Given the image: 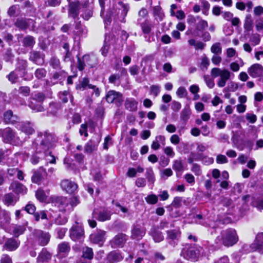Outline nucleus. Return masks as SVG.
Masks as SVG:
<instances>
[{
  "instance_id": "4be33fe9",
  "label": "nucleus",
  "mask_w": 263,
  "mask_h": 263,
  "mask_svg": "<svg viewBox=\"0 0 263 263\" xmlns=\"http://www.w3.org/2000/svg\"><path fill=\"white\" fill-rule=\"evenodd\" d=\"M28 222L25 221L22 224H14L12 227V234L15 237H18L20 235H22L26 230V227Z\"/></svg>"
},
{
  "instance_id": "0eeeda50",
  "label": "nucleus",
  "mask_w": 263,
  "mask_h": 263,
  "mask_svg": "<svg viewBox=\"0 0 263 263\" xmlns=\"http://www.w3.org/2000/svg\"><path fill=\"white\" fill-rule=\"evenodd\" d=\"M201 250L202 248L196 244L186 245L181 253L185 258L195 261L199 257Z\"/></svg>"
},
{
  "instance_id": "4d7b16f0",
  "label": "nucleus",
  "mask_w": 263,
  "mask_h": 263,
  "mask_svg": "<svg viewBox=\"0 0 263 263\" xmlns=\"http://www.w3.org/2000/svg\"><path fill=\"white\" fill-rule=\"evenodd\" d=\"M142 32L144 34H148L151 32L152 30L151 25L148 23L147 21H145L143 23H140Z\"/></svg>"
},
{
  "instance_id": "4c0bfd02",
  "label": "nucleus",
  "mask_w": 263,
  "mask_h": 263,
  "mask_svg": "<svg viewBox=\"0 0 263 263\" xmlns=\"http://www.w3.org/2000/svg\"><path fill=\"white\" fill-rule=\"evenodd\" d=\"M22 43L23 46L27 48H32L35 43V41L33 36L27 35L23 38Z\"/></svg>"
},
{
  "instance_id": "6e6d98bb",
  "label": "nucleus",
  "mask_w": 263,
  "mask_h": 263,
  "mask_svg": "<svg viewBox=\"0 0 263 263\" xmlns=\"http://www.w3.org/2000/svg\"><path fill=\"white\" fill-rule=\"evenodd\" d=\"M35 196L41 202L45 201L47 199V195L44 191L41 189H39L36 191Z\"/></svg>"
},
{
  "instance_id": "69168bd1",
  "label": "nucleus",
  "mask_w": 263,
  "mask_h": 263,
  "mask_svg": "<svg viewBox=\"0 0 263 263\" xmlns=\"http://www.w3.org/2000/svg\"><path fill=\"white\" fill-rule=\"evenodd\" d=\"M250 41L252 43V44L253 46L258 45L260 42L259 34L257 33L253 34L250 37Z\"/></svg>"
},
{
  "instance_id": "13d9d810",
  "label": "nucleus",
  "mask_w": 263,
  "mask_h": 263,
  "mask_svg": "<svg viewBox=\"0 0 263 263\" xmlns=\"http://www.w3.org/2000/svg\"><path fill=\"white\" fill-rule=\"evenodd\" d=\"M53 220L58 225H63L67 222V218L64 215L59 214Z\"/></svg>"
},
{
  "instance_id": "0e129e2a",
  "label": "nucleus",
  "mask_w": 263,
  "mask_h": 263,
  "mask_svg": "<svg viewBox=\"0 0 263 263\" xmlns=\"http://www.w3.org/2000/svg\"><path fill=\"white\" fill-rule=\"evenodd\" d=\"M17 71V70L15 69L14 71L11 72L7 76L8 80L12 83H15L18 78Z\"/></svg>"
},
{
  "instance_id": "603ef678",
  "label": "nucleus",
  "mask_w": 263,
  "mask_h": 263,
  "mask_svg": "<svg viewBox=\"0 0 263 263\" xmlns=\"http://www.w3.org/2000/svg\"><path fill=\"white\" fill-rule=\"evenodd\" d=\"M145 200L148 204H155L158 201V196L155 194H152L147 195L145 198Z\"/></svg>"
},
{
  "instance_id": "c756f323",
  "label": "nucleus",
  "mask_w": 263,
  "mask_h": 263,
  "mask_svg": "<svg viewBox=\"0 0 263 263\" xmlns=\"http://www.w3.org/2000/svg\"><path fill=\"white\" fill-rule=\"evenodd\" d=\"M138 102L133 98H126L125 101V108L130 111H135L138 109Z\"/></svg>"
},
{
  "instance_id": "f03ea898",
  "label": "nucleus",
  "mask_w": 263,
  "mask_h": 263,
  "mask_svg": "<svg viewBox=\"0 0 263 263\" xmlns=\"http://www.w3.org/2000/svg\"><path fill=\"white\" fill-rule=\"evenodd\" d=\"M217 243L219 241L226 247H231L238 241V236L235 229L229 228L222 230L216 238Z\"/></svg>"
},
{
  "instance_id": "052dcab7",
  "label": "nucleus",
  "mask_w": 263,
  "mask_h": 263,
  "mask_svg": "<svg viewBox=\"0 0 263 263\" xmlns=\"http://www.w3.org/2000/svg\"><path fill=\"white\" fill-rule=\"evenodd\" d=\"M211 51L215 54H221L222 48L219 42L214 44L211 47Z\"/></svg>"
},
{
  "instance_id": "de8ad7c7",
  "label": "nucleus",
  "mask_w": 263,
  "mask_h": 263,
  "mask_svg": "<svg viewBox=\"0 0 263 263\" xmlns=\"http://www.w3.org/2000/svg\"><path fill=\"white\" fill-rule=\"evenodd\" d=\"M23 7L26 9V11L29 12L31 15L34 14L35 12V8L29 1H26L24 3Z\"/></svg>"
},
{
  "instance_id": "338daca9",
  "label": "nucleus",
  "mask_w": 263,
  "mask_h": 263,
  "mask_svg": "<svg viewBox=\"0 0 263 263\" xmlns=\"http://www.w3.org/2000/svg\"><path fill=\"white\" fill-rule=\"evenodd\" d=\"M252 204L253 206L257 208L258 210H263V198H257L252 201Z\"/></svg>"
},
{
  "instance_id": "ddd939ff",
  "label": "nucleus",
  "mask_w": 263,
  "mask_h": 263,
  "mask_svg": "<svg viewBox=\"0 0 263 263\" xmlns=\"http://www.w3.org/2000/svg\"><path fill=\"white\" fill-rule=\"evenodd\" d=\"M111 212L107 209H103L99 211L95 209L92 212V218H96L100 221H105L110 219Z\"/></svg>"
},
{
  "instance_id": "7c9ffc66",
  "label": "nucleus",
  "mask_w": 263,
  "mask_h": 263,
  "mask_svg": "<svg viewBox=\"0 0 263 263\" xmlns=\"http://www.w3.org/2000/svg\"><path fill=\"white\" fill-rule=\"evenodd\" d=\"M197 20H198V22L196 24V29L199 31H202L208 26V23L207 21L201 19V18L197 16L196 17H192V22H196Z\"/></svg>"
},
{
  "instance_id": "3c124183",
  "label": "nucleus",
  "mask_w": 263,
  "mask_h": 263,
  "mask_svg": "<svg viewBox=\"0 0 263 263\" xmlns=\"http://www.w3.org/2000/svg\"><path fill=\"white\" fill-rule=\"evenodd\" d=\"M145 176L148 182L152 183H154L155 181V178L152 168L149 167L146 168Z\"/></svg>"
},
{
  "instance_id": "4468645a",
  "label": "nucleus",
  "mask_w": 263,
  "mask_h": 263,
  "mask_svg": "<svg viewBox=\"0 0 263 263\" xmlns=\"http://www.w3.org/2000/svg\"><path fill=\"white\" fill-rule=\"evenodd\" d=\"M128 240V236L125 234L120 233L116 235L110 241L113 248H122Z\"/></svg>"
},
{
  "instance_id": "9b49d317",
  "label": "nucleus",
  "mask_w": 263,
  "mask_h": 263,
  "mask_svg": "<svg viewBox=\"0 0 263 263\" xmlns=\"http://www.w3.org/2000/svg\"><path fill=\"white\" fill-rule=\"evenodd\" d=\"M53 203L60 211H71V206L69 205L68 198L64 197H57L54 199Z\"/></svg>"
},
{
  "instance_id": "393cba45",
  "label": "nucleus",
  "mask_w": 263,
  "mask_h": 263,
  "mask_svg": "<svg viewBox=\"0 0 263 263\" xmlns=\"http://www.w3.org/2000/svg\"><path fill=\"white\" fill-rule=\"evenodd\" d=\"M74 23L75 24V29L77 30V31L74 32V34L79 37H86L87 34V28L82 25L81 21H78V20H76Z\"/></svg>"
},
{
  "instance_id": "f704fd0d",
  "label": "nucleus",
  "mask_w": 263,
  "mask_h": 263,
  "mask_svg": "<svg viewBox=\"0 0 263 263\" xmlns=\"http://www.w3.org/2000/svg\"><path fill=\"white\" fill-rule=\"evenodd\" d=\"M51 254L46 250L43 248L37 258V262L48 261L51 258Z\"/></svg>"
},
{
  "instance_id": "7ed1b4c3",
  "label": "nucleus",
  "mask_w": 263,
  "mask_h": 263,
  "mask_svg": "<svg viewBox=\"0 0 263 263\" xmlns=\"http://www.w3.org/2000/svg\"><path fill=\"white\" fill-rule=\"evenodd\" d=\"M0 137L5 143L15 146H19L22 144V141L17 136L16 132L9 127L0 129Z\"/></svg>"
},
{
  "instance_id": "a878e982",
  "label": "nucleus",
  "mask_w": 263,
  "mask_h": 263,
  "mask_svg": "<svg viewBox=\"0 0 263 263\" xmlns=\"http://www.w3.org/2000/svg\"><path fill=\"white\" fill-rule=\"evenodd\" d=\"M9 188L17 194H25L27 192V188L18 181H13L12 182Z\"/></svg>"
},
{
  "instance_id": "20e7f679",
  "label": "nucleus",
  "mask_w": 263,
  "mask_h": 263,
  "mask_svg": "<svg viewBox=\"0 0 263 263\" xmlns=\"http://www.w3.org/2000/svg\"><path fill=\"white\" fill-rule=\"evenodd\" d=\"M50 235L49 232L34 229L30 235V240L33 246H45L49 242Z\"/></svg>"
},
{
  "instance_id": "79ce46f5",
  "label": "nucleus",
  "mask_w": 263,
  "mask_h": 263,
  "mask_svg": "<svg viewBox=\"0 0 263 263\" xmlns=\"http://www.w3.org/2000/svg\"><path fill=\"white\" fill-rule=\"evenodd\" d=\"M244 29L247 31H250L253 28V20L251 14H248L246 15L244 25Z\"/></svg>"
},
{
  "instance_id": "6e6552de",
  "label": "nucleus",
  "mask_w": 263,
  "mask_h": 263,
  "mask_svg": "<svg viewBox=\"0 0 263 263\" xmlns=\"http://www.w3.org/2000/svg\"><path fill=\"white\" fill-rule=\"evenodd\" d=\"M101 140V136L98 134H95L85 144L84 147L85 153L90 154L97 151Z\"/></svg>"
},
{
  "instance_id": "5fc2aeb1",
  "label": "nucleus",
  "mask_w": 263,
  "mask_h": 263,
  "mask_svg": "<svg viewBox=\"0 0 263 263\" xmlns=\"http://www.w3.org/2000/svg\"><path fill=\"white\" fill-rule=\"evenodd\" d=\"M14 57L12 50L8 49L4 55L3 59L6 62L12 64L13 63Z\"/></svg>"
},
{
  "instance_id": "473e14b6",
  "label": "nucleus",
  "mask_w": 263,
  "mask_h": 263,
  "mask_svg": "<svg viewBox=\"0 0 263 263\" xmlns=\"http://www.w3.org/2000/svg\"><path fill=\"white\" fill-rule=\"evenodd\" d=\"M43 173H46L45 170L43 167L34 171L31 177L32 182L40 184L43 178Z\"/></svg>"
},
{
  "instance_id": "e433bc0d",
  "label": "nucleus",
  "mask_w": 263,
  "mask_h": 263,
  "mask_svg": "<svg viewBox=\"0 0 263 263\" xmlns=\"http://www.w3.org/2000/svg\"><path fill=\"white\" fill-rule=\"evenodd\" d=\"M59 96L60 100L62 101L63 103H67L69 100H70L71 103L73 102V98L69 91L64 90L60 92Z\"/></svg>"
},
{
  "instance_id": "5701e85b",
  "label": "nucleus",
  "mask_w": 263,
  "mask_h": 263,
  "mask_svg": "<svg viewBox=\"0 0 263 263\" xmlns=\"http://www.w3.org/2000/svg\"><path fill=\"white\" fill-rule=\"evenodd\" d=\"M19 120L17 116L14 115L11 110L6 111L4 114V122L6 124H15Z\"/></svg>"
},
{
  "instance_id": "bb28decb",
  "label": "nucleus",
  "mask_w": 263,
  "mask_h": 263,
  "mask_svg": "<svg viewBox=\"0 0 263 263\" xmlns=\"http://www.w3.org/2000/svg\"><path fill=\"white\" fill-rule=\"evenodd\" d=\"M70 250V246L68 242L64 241L58 245V255L60 256L63 257L67 255Z\"/></svg>"
},
{
  "instance_id": "a19ab883",
  "label": "nucleus",
  "mask_w": 263,
  "mask_h": 263,
  "mask_svg": "<svg viewBox=\"0 0 263 263\" xmlns=\"http://www.w3.org/2000/svg\"><path fill=\"white\" fill-rule=\"evenodd\" d=\"M255 244L259 252L261 253H263V233H259L256 236Z\"/></svg>"
},
{
  "instance_id": "8fccbe9b",
  "label": "nucleus",
  "mask_w": 263,
  "mask_h": 263,
  "mask_svg": "<svg viewBox=\"0 0 263 263\" xmlns=\"http://www.w3.org/2000/svg\"><path fill=\"white\" fill-rule=\"evenodd\" d=\"M153 14L156 19L159 18L161 20L163 16V14L162 12L161 8L160 6H154L153 8Z\"/></svg>"
},
{
  "instance_id": "37998d69",
  "label": "nucleus",
  "mask_w": 263,
  "mask_h": 263,
  "mask_svg": "<svg viewBox=\"0 0 263 263\" xmlns=\"http://www.w3.org/2000/svg\"><path fill=\"white\" fill-rule=\"evenodd\" d=\"M35 147V153L30 158V161L33 164H36L39 163L40 160L44 157L43 152L37 153L36 150V146Z\"/></svg>"
},
{
  "instance_id": "cd10ccee",
  "label": "nucleus",
  "mask_w": 263,
  "mask_h": 263,
  "mask_svg": "<svg viewBox=\"0 0 263 263\" xmlns=\"http://www.w3.org/2000/svg\"><path fill=\"white\" fill-rule=\"evenodd\" d=\"M123 257L118 252L114 251L108 253L106 258V263H117L121 261Z\"/></svg>"
},
{
  "instance_id": "f257e3e1",
  "label": "nucleus",
  "mask_w": 263,
  "mask_h": 263,
  "mask_svg": "<svg viewBox=\"0 0 263 263\" xmlns=\"http://www.w3.org/2000/svg\"><path fill=\"white\" fill-rule=\"evenodd\" d=\"M57 140V137L53 134L45 132L38 134L37 137L33 144L36 146L37 153L46 152L49 150Z\"/></svg>"
},
{
  "instance_id": "2eb2a0df",
  "label": "nucleus",
  "mask_w": 263,
  "mask_h": 263,
  "mask_svg": "<svg viewBox=\"0 0 263 263\" xmlns=\"http://www.w3.org/2000/svg\"><path fill=\"white\" fill-rule=\"evenodd\" d=\"M81 13V16L84 20L88 21L93 15L92 5L88 2L83 3Z\"/></svg>"
},
{
  "instance_id": "ea45409f",
  "label": "nucleus",
  "mask_w": 263,
  "mask_h": 263,
  "mask_svg": "<svg viewBox=\"0 0 263 263\" xmlns=\"http://www.w3.org/2000/svg\"><path fill=\"white\" fill-rule=\"evenodd\" d=\"M60 108V105L59 103L54 102L50 103L48 108L47 112L49 115L55 116Z\"/></svg>"
},
{
  "instance_id": "6ab92c4d",
  "label": "nucleus",
  "mask_w": 263,
  "mask_h": 263,
  "mask_svg": "<svg viewBox=\"0 0 263 263\" xmlns=\"http://www.w3.org/2000/svg\"><path fill=\"white\" fill-rule=\"evenodd\" d=\"M29 60L36 65H42L44 63V54L39 51H32L30 53Z\"/></svg>"
},
{
  "instance_id": "aec40b11",
  "label": "nucleus",
  "mask_w": 263,
  "mask_h": 263,
  "mask_svg": "<svg viewBox=\"0 0 263 263\" xmlns=\"http://www.w3.org/2000/svg\"><path fill=\"white\" fill-rule=\"evenodd\" d=\"M248 72L251 77L256 78L261 75L263 67L259 64H254L248 68Z\"/></svg>"
},
{
  "instance_id": "c03bdc74",
  "label": "nucleus",
  "mask_w": 263,
  "mask_h": 263,
  "mask_svg": "<svg viewBox=\"0 0 263 263\" xmlns=\"http://www.w3.org/2000/svg\"><path fill=\"white\" fill-rule=\"evenodd\" d=\"M82 257L84 258L91 259L93 258V253L92 249L90 248L85 247L82 249Z\"/></svg>"
},
{
  "instance_id": "9d476101",
  "label": "nucleus",
  "mask_w": 263,
  "mask_h": 263,
  "mask_svg": "<svg viewBox=\"0 0 263 263\" xmlns=\"http://www.w3.org/2000/svg\"><path fill=\"white\" fill-rule=\"evenodd\" d=\"M166 239L168 243L174 247L175 246L181 236V232L179 229L167 230L166 231Z\"/></svg>"
},
{
  "instance_id": "c9c22d12",
  "label": "nucleus",
  "mask_w": 263,
  "mask_h": 263,
  "mask_svg": "<svg viewBox=\"0 0 263 263\" xmlns=\"http://www.w3.org/2000/svg\"><path fill=\"white\" fill-rule=\"evenodd\" d=\"M89 85H92V84H89V79L85 77L79 82V84L76 85V88L77 90L83 91L87 88H89Z\"/></svg>"
},
{
  "instance_id": "72a5a7b5",
  "label": "nucleus",
  "mask_w": 263,
  "mask_h": 263,
  "mask_svg": "<svg viewBox=\"0 0 263 263\" xmlns=\"http://www.w3.org/2000/svg\"><path fill=\"white\" fill-rule=\"evenodd\" d=\"M84 60L86 62V65L90 68L95 67L98 64V58L95 55H84Z\"/></svg>"
},
{
  "instance_id": "774afa93",
  "label": "nucleus",
  "mask_w": 263,
  "mask_h": 263,
  "mask_svg": "<svg viewBox=\"0 0 263 263\" xmlns=\"http://www.w3.org/2000/svg\"><path fill=\"white\" fill-rule=\"evenodd\" d=\"M34 216L35 220L36 221H39L40 219H46L47 218L46 213L44 211H41L39 212L35 213Z\"/></svg>"
},
{
  "instance_id": "49530a36",
  "label": "nucleus",
  "mask_w": 263,
  "mask_h": 263,
  "mask_svg": "<svg viewBox=\"0 0 263 263\" xmlns=\"http://www.w3.org/2000/svg\"><path fill=\"white\" fill-rule=\"evenodd\" d=\"M186 204V200L183 197H175L172 203V205L175 208H179L182 206V203Z\"/></svg>"
},
{
  "instance_id": "58836bf2",
  "label": "nucleus",
  "mask_w": 263,
  "mask_h": 263,
  "mask_svg": "<svg viewBox=\"0 0 263 263\" xmlns=\"http://www.w3.org/2000/svg\"><path fill=\"white\" fill-rule=\"evenodd\" d=\"M17 199L12 193H8L4 197V202L7 206L14 205Z\"/></svg>"
},
{
  "instance_id": "dca6fc26",
  "label": "nucleus",
  "mask_w": 263,
  "mask_h": 263,
  "mask_svg": "<svg viewBox=\"0 0 263 263\" xmlns=\"http://www.w3.org/2000/svg\"><path fill=\"white\" fill-rule=\"evenodd\" d=\"M106 232L101 230H98L95 233L90 236L92 242L100 246L102 245L105 240Z\"/></svg>"
},
{
  "instance_id": "a211bd4d",
  "label": "nucleus",
  "mask_w": 263,
  "mask_h": 263,
  "mask_svg": "<svg viewBox=\"0 0 263 263\" xmlns=\"http://www.w3.org/2000/svg\"><path fill=\"white\" fill-rule=\"evenodd\" d=\"M148 234L156 243L160 242L164 239L162 232L159 230L158 227L156 226H153L151 228Z\"/></svg>"
},
{
  "instance_id": "e2e57ef3",
  "label": "nucleus",
  "mask_w": 263,
  "mask_h": 263,
  "mask_svg": "<svg viewBox=\"0 0 263 263\" xmlns=\"http://www.w3.org/2000/svg\"><path fill=\"white\" fill-rule=\"evenodd\" d=\"M109 48L110 44L109 43V41H107L106 38H105L104 45L101 49V53L104 57H106L107 55Z\"/></svg>"
},
{
  "instance_id": "f8f14e48",
  "label": "nucleus",
  "mask_w": 263,
  "mask_h": 263,
  "mask_svg": "<svg viewBox=\"0 0 263 263\" xmlns=\"http://www.w3.org/2000/svg\"><path fill=\"white\" fill-rule=\"evenodd\" d=\"M145 233L146 231L144 227L139 224H135L131 230V238L133 239L139 240L143 238Z\"/></svg>"
},
{
  "instance_id": "a18cd8bd",
  "label": "nucleus",
  "mask_w": 263,
  "mask_h": 263,
  "mask_svg": "<svg viewBox=\"0 0 263 263\" xmlns=\"http://www.w3.org/2000/svg\"><path fill=\"white\" fill-rule=\"evenodd\" d=\"M173 168L176 172H182L184 170V166L181 159L175 160L173 164Z\"/></svg>"
},
{
  "instance_id": "1a4fd4ad",
  "label": "nucleus",
  "mask_w": 263,
  "mask_h": 263,
  "mask_svg": "<svg viewBox=\"0 0 263 263\" xmlns=\"http://www.w3.org/2000/svg\"><path fill=\"white\" fill-rule=\"evenodd\" d=\"M84 232L81 225L76 222L70 229V237L73 241H81L84 238Z\"/></svg>"
},
{
  "instance_id": "412c9836",
  "label": "nucleus",
  "mask_w": 263,
  "mask_h": 263,
  "mask_svg": "<svg viewBox=\"0 0 263 263\" xmlns=\"http://www.w3.org/2000/svg\"><path fill=\"white\" fill-rule=\"evenodd\" d=\"M16 127L27 135H32L34 133L32 125L29 122L19 123Z\"/></svg>"
},
{
  "instance_id": "423d86ee",
  "label": "nucleus",
  "mask_w": 263,
  "mask_h": 263,
  "mask_svg": "<svg viewBox=\"0 0 263 263\" xmlns=\"http://www.w3.org/2000/svg\"><path fill=\"white\" fill-rule=\"evenodd\" d=\"M45 98V95L43 92H34L30 98L28 106L35 112L43 111L45 109L42 104Z\"/></svg>"
},
{
  "instance_id": "b1692460",
  "label": "nucleus",
  "mask_w": 263,
  "mask_h": 263,
  "mask_svg": "<svg viewBox=\"0 0 263 263\" xmlns=\"http://www.w3.org/2000/svg\"><path fill=\"white\" fill-rule=\"evenodd\" d=\"M20 244V241L13 238L7 239L4 248L9 251H13L16 250Z\"/></svg>"
},
{
  "instance_id": "2f4dec72",
  "label": "nucleus",
  "mask_w": 263,
  "mask_h": 263,
  "mask_svg": "<svg viewBox=\"0 0 263 263\" xmlns=\"http://www.w3.org/2000/svg\"><path fill=\"white\" fill-rule=\"evenodd\" d=\"M106 99L110 103H112L116 99L120 101L122 100V95L115 90H109L106 96Z\"/></svg>"
},
{
  "instance_id": "bf43d9fd",
  "label": "nucleus",
  "mask_w": 263,
  "mask_h": 263,
  "mask_svg": "<svg viewBox=\"0 0 263 263\" xmlns=\"http://www.w3.org/2000/svg\"><path fill=\"white\" fill-rule=\"evenodd\" d=\"M44 153V157L46 158V160L50 163L54 164L56 162L55 157L51 154V152L49 150L46 152H43Z\"/></svg>"
},
{
  "instance_id": "c85d7f7f",
  "label": "nucleus",
  "mask_w": 263,
  "mask_h": 263,
  "mask_svg": "<svg viewBox=\"0 0 263 263\" xmlns=\"http://www.w3.org/2000/svg\"><path fill=\"white\" fill-rule=\"evenodd\" d=\"M32 22L33 20L31 19L18 18L16 20L14 25L20 30H24L26 29Z\"/></svg>"
},
{
  "instance_id": "39448f33",
  "label": "nucleus",
  "mask_w": 263,
  "mask_h": 263,
  "mask_svg": "<svg viewBox=\"0 0 263 263\" xmlns=\"http://www.w3.org/2000/svg\"><path fill=\"white\" fill-rule=\"evenodd\" d=\"M211 74L214 78L219 77L217 85L219 87H223L227 81L230 79L231 75H233L227 69L215 67L211 69Z\"/></svg>"
},
{
  "instance_id": "864d4df0",
  "label": "nucleus",
  "mask_w": 263,
  "mask_h": 263,
  "mask_svg": "<svg viewBox=\"0 0 263 263\" xmlns=\"http://www.w3.org/2000/svg\"><path fill=\"white\" fill-rule=\"evenodd\" d=\"M191 111L189 107H185L181 111L180 118L184 122H186L190 118Z\"/></svg>"
},
{
  "instance_id": "680f3d73",
  "label": "nucleus",
  "mask_w": 263,
  "mask_h": 263,
  "mask_svg": "<svg viewBox=\"0 0 263 263\" xmlns=\"http://www.w3.org/2000/svg\"><path fill=\"white\" fill-rule=\"evenodd\" d=\"M138 18L137 19V23H140L141 21L146 17L148 15V11L144 8H142L138 12Z\"/></svg>"
},
{
  "instance_id": "09e8293b",
  "label": "nucleus",
  "mask_w": 263,
  "mask_h": 263,
  "mask_svg": "<svg viewBox=\"0 0 263 263\" xmlns=\"http://www.w3.org/2000/svg\"><path fill=\"white\" fill-rule=\"evenodd\" d=\"M46 73L47 71L45 69L43 68H40L35 70L34 72V76L36 79L42 80L46 77Z\"/></svg>"
},
{
  "instance_id": "f3484780",
  "label": "nucleus",
  "mask_w": 263,
  "mask_h": 263,
  "mask_svg": "<svg viewBox=\"0 0 263 263\" xmlns=\"http://www.w3.org/2000/svg\"><path fill=\"white\" fill-rule=\"evenodd\" d=\"M61 186L63 190L69 194L74 193L78 189L77 184L68 179L63 180L61 182Z\"/></svg>"
}]
</instances>
